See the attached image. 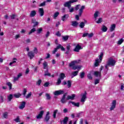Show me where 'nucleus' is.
Wrapping results in <instances>:
<instances>
[{"label":"nucleus","instance_id":"obj_64","mask_svg":"<svg viewBox=\"0 0 124 124\" xmlns=\"http://www.w3.org/2000/svg\"><path fill=\"white\" fill-rule=\"evenodd\" d=\"M56 35H57V36H61V35H62V34H61V33H60L59 31H58V32L56 33Z\"/></svg>","mask_w":124,"mask_h":124},{"label":"nucleus","instance_id":"obj_9","mask_svg":"<svg viewBox=\"0 0 124 124\" xmlns=\"http://www.w3.org/2000/svg\"><path fill=\"white\" fill-rule=\"evenodd\" d=\"M64 92L63 90H60L58 91H56L54 92V95H60V94H62Z\"/></svg>","mask_w":124,"mask_h":124},{"label":"nucleus","instance_id":"obj_44","mask_svg":"<svg viewBox=\"0 0 124 124\" xmlns=\"http://www.w3.org/2000/svg\"><path fill=\"white\" fill-rule=\"evenodd\" d=\"M43 29L42 28H40L37 30V33L39 34L40 33H41V32L42 31Z\"/></svg>","mask_w":124,"mask_h":124},{"label":"nucleus","instance_id":"obj_21","mask_svg":"<svg viewBox=\"0 0 124 124\" xmlns=\"http://www.w3.org/2000/svg\"><path fill=\"white\" fill-rule=\"evenodd\" d=\"M78 73H79V71L73 72L72 73L71 78H73V77H75V76H77L78 75Z\"/></svg>","mask_w":124,"mask_h":124},{"label":"nucleus","instance_id":"obj_43","mask_svg":"<svg viewBox=\"0 0 124 124\" xmlns=\"http://www.w3.org/2000/svg\"><path fill=\"white\" fill-rule=\"evenodd\" d=\"M81 7H82V6H81V5L80 4L77 5L75 7V10H79V9H81Z\"/></svg>","mask_w":124,"mask_h":124},{"label":"nucleus","instance_id":"obj_10","mask_svg":"<svg viewBox=\"0 0 124 124\" xmlns=\"http://www.w3.org/2000/svg\"><path fill=\"white\" fill-rule=\"evenodd\" d=\"M44 114V111L42 110L40 112L39 114L36 116V118L38 120H40L42 118L43 114Z\"/></svg>","mask_w":124,"mask_h":124},{"label":"nucleus","instance_id":"obj_31","mask_svg":"<svg viewBox=\"0 0 124 124\" xmlns=\"http://www.w3.org/2000/svg\"><path fill=\"white\" fill-rule=\"evenodd\" d=\"M43 65L44 66V69H47L48 67V63L46 62H44L43 63Z\"/></svg>","mask_w":124,"mask_h":124},{"label":"nucleus","instance_id":"obj_49","mask_svg":"<svg viewBox=\"0 0 124 124\" xmlns=\"http://www.w3.org/2000/svg\"><path fill=\"white\" fill-rule=\"evenodd\" d=\"M15 121L16 123H20L21 121L20 120V118H19L18 116H17L15 119Z\"/></svg>","mask_w":124,"mask_h":124},{"label":"nucleus","instance_id":"obj_11","mask_svg":"<svg viewBox=\"0 0 124 124\" xmlns=\"http://www.w3.org/2000/svg\"><path fill=\"white\" fill-rule=\"evenodd\" d=\"M94 76L95 77H97L99 78H101V72L98 71H95L94 72Z\"/></svg>","mask_w":124,"mask_h":124},{"label":"nucleus","instance_id":"obj_40","mask_svg":"<svg viewBox=\"0 0 124 124\" xmlns=\"http://www.w3.org/2000/svg\"><path fill=\"white\" fill-rule=\"evenodd\" d=\"M7 85L9 87V90L12 89V83L11 82H7Z\"/></svg>","mask_w":124,"mask_h":124},{"label":"nucleus","instance_id":"obj_1","mask_svg":"<svg viewBox=\"0 0 124 124\" xmlns=\"http://www.w3.org/2000/svg\"><path fill=\"white\" fill-rule=\"evenodd\" d=\"M77 1H78L77 0H70L69 1H67L64 4V6H65V7H68L69 9V12H73V11H74V8H70L71 6V3L77 2Z\"/></svg>","mask_w":124,"mask_h":124},{"label":"nucleus","instance_id":"obj_27","mask_svg":"<svg viewBox=\"0 0 124 124\" xmlns=\"http://www.w3.org/2000/svg\"><path fill=\"white\" fill-rule=\"evenodd\" d=\"M115 29H116V25L115 24H112L109 29L110 31H115Z\"/></svg>","mask_w":124,"mask_h":124},{"label":"nucleus","instance_id":"obj_41","mask_svg":"<svg viewBox=\"0 0 124 124\" xmlns=\"http://www.w3.org/2000/svg\"><path fill=\"white\" fill-rule=\"evenodd\" d=\"M12 98H13V95H12V94L8 96V99L9 101H11V99H12Z\"/></svg>","mask_w":124,"mask_h":124},{"label":"nucleus","instance_id":"obj_60","mask_svg":"<svg viewBox=\"0 0 124 124\" xmlns=\"http://www.w3.org/2000/svg\"><path fill=\"white\" fill-rule=\"evenodd\" d=\"M88 36L89 38L93 37V33H88Z\"/></svg>","mask_w":124,"mask_h":124},{"label":"nucleus","instance_id":"obj_51","mask_svg":"<svg viewBox=\"0 0 124 124\" xmlns=\"http://www.w3.org/2000/svg\"><path fill=\"white\" fill-rule=\"evenodd\" d=\"M45 76H51V74L48 72V70H46V72H45Z\"/></svg>","mask_w":124,"mask_h":124},{"label":"nucleus","instance_id":"obj_45","mask_svg":"<svg viewBox=\"0 0 124 124\" xmlns=\"http://www.w3.org/2000/svg\"><path fill=\"white\" fill-rule=\"evenodd\" d=\"M79 27L81 29H83L85 27V23L84 22H81L79 24Z\"/></svg>","mask_w":124,"mask_h":124},{"label":"nucleus","instance_id":"obj_53","mask_svg":"<svg viewBox=\"0 0 124 124\" xmlns=\"http://www.w3.org/2000/svg\"><path fill=\"white\" fill-rule=\"evenodd\" d=\"M67 86L68 88H70V87H71V81L70 80L67 81Z\"/></svg>","mask_w":124,"mask_h":124},{"label":"nucleus","instance_id":"obj_2","mask_svg":"<svg viewBox=\"0 0 124 124\" xmlns=\"http://www.w3.org/2000/svg\"><path fill=\"white\" fill-rule=\"evenodd\" d=\"M103 57V53H101L99 56V59L97 58L95 60V62L94 63V66L96 67L99 65V63L102 62V57Z\"/></svg>","mask_w":124,"mask_h":124},{"label":"nucleus","instance_id":"obj_3","mask_svg":"<svg viewBox=\"0 0 124 124\" xmlns=\"http://www.w3.org/2000/svg\"><path fill=\"white\" fill-rule=\"evenodd\" d=\"M85 9V6H82L80 7V9L78 10V15H77L76 16V20H79V17H81L82 16V13H83V11H84V10Z\"/></svg>","mask_w":124,"mask_h":124},{"label":"nucleus","instance_id":"obj_18","mask_svg":"<svg viewBox=\"0 0 124 124\" xmlns=\"http://www.w3.org/2000/svg\"><path fill=\"white\" fill-rule=\"evenodd\" d=\"M81 68H82V65H77L73 67V69L74 70H80Z\"/></svg>","mask_w":124,"mask_h":124},{"label":"nucleus","instance_id":"obj_13","mask_svg":"<svg viewBox=\"0 0 124 124\" xmlns=\"http://www.w3.org/2000/svg\"><path fill=\"white\" fill-rule=\"evenodd\" d=\"M49 115H50V112L47 111L46 112V117L45 118V121L46 122H49V120H50V116H49Z\"/></svg>","mask_w":124,"mask_h":124},{"label":"nucleus","instance_id":"obj_55","mask_svg":"<svg viewBox=\"0 0 124 124\" xmlns=\"http://www.w3.org/2000/svg\"><path fill=\"white\" fill-rule=\"evenodd\" d=\"M59 15H60V13L59 12L55 13L54 15V17L57 18V17H58V16H59Z\"/></svg>","mask_w":124,"mask_h":124},{"label":"nucleus","instance_id":"obj_38","mask_svg":"<svg viewBox=\"0 0 124 124\" xmlns=\"http://www.w3.org/2000/svg\"><path fill=\"white\" fill-rule=\"evenodd\" d=\"M46 96L47 100H50L51 99V96H50V94L47 93H46Z\"/></svg>","mask_w":124,"mask_h":124},{"label":"nucleus","instance_id":"obj_47","mask_svg":"<svg viewBox=\"0 0 124 124\" xmlns=\"http://www.w3.org/2000/svg\"><path fill=\"white\" fill-rule=\"evenodd\" d=\"M123 42H124V39H123V38H122L118 41L117 44H118V45H121V44H122V43H123Z\"/></svg>","mask_w":124,"mask_h":124},{"label":"nucleus","instance_id":"obj_48","mask_svg":"<svg viewBox=\"0 0 124 124\" xmlns=\"http://www.w3.org/2000/svg\"><path fill=\"white\" fill-rule=\"evenodd\" d=\"M33 52L34 54H37V53L38 52V50H37V48L36 47H34V49L33 50Z\"/></svg>","mask_w":124,"mask_h":124},{"label":"nucleus","instance_id":"obj_57","mask_svg":"<svg viewBox=\"0 0 124 124\" xmlns=\"http://www.w3.org/2000/svg\"><path fill=\"white\" fill-rule=\"evenodd\" d=\"M27 89H24L23 92V94L24 96H26V94L27 93Z\"/></svg>","mask_w":124,"mask_h":124},{"label":"nucleus","instance_id":"obj_7","mask_svg":"<svg viewBox=\"0 0 124 124\" xmlns=\"http://www.w3.org/2000/svg\"><path fill=\"white\" fill-rule=\"evenodd\" d=\"M79 62H80V60H75L71 62L69 65L70 67H74V65H75V64H78Z\"/></svg>","mask_w":124,"mask_h":124},{"label":"nucleus","instance_id":"obj_8","mask_svg":"<svg viewBox=\"0 0 124 124\" xmlns=\"http://www.w3.org/2000/svg\"><path fill=\"white\" fill-rule=\"evenodd\" d=\"M87 98V92H84V93L81 95V99L80 100L81 102H85L86 99Z\"/></svg>","mask_w":124,"mask_h":124},{"label":"nucleus","instance_id":"obj_23","mask_svg":"<svg viewBox=\"0 0 124 124\" xmlns=\"http://www.w3.org/2000/svg\"><path fill=\"white\" fill-rule=\"evenodd\" d=\"M36 15V11L35 10L31 11L30 16V17H34Z\"/></svg>","mask_w":124,"mask_h":124},{"label":"nucleus","instance_id":"obj_42","mask_svg":"<svg viewBox=\"0 0 124 124\" xmlns=\"http://www.w3.org/2000/svg\"><path fill=\"white\" fill-rule=\"evenodd\" d=\"M36 31V29L35 28L32 29L31 31L29 32V34H31L32 32H34Z\"/></svg>","mask_w":124,"mask_h":124},{"label":"nucleus","instance_id":"obj_19","mask_svg":"<svg viewBox=\"0 0 124 124\" xmlns=\"http://www.w3.org/2000/svg\"><path fill=\"white\" fill-rule=\"evenodd\" d=\"M26 106V102H22L20 106H19V108L21 110L24 109L25 107Z\"/></svg>","mask_w":124,"mask_h":124},{"label":"nucleus","instance_id":"obj_32","mask_svg":"<svg viewBox=\"0 0 124 124\" xmlns=\"http://www.w3.org/2000/svg\"><path fill=\"white\" fill-rule=\"evenodd\" d=\"M95 22L97 23V24H100L102 22V18L100 17L98 19V20H95Z\"/></svg>","mask_w":124,"mask_h":124},{"label":"nucleus","instance_id":"obj_20","mask_svg":"<svg viewBox=\"0 0 124 124\" xmlns=\"http://www.w3.org/2000/svg\"><path fill=\"white\" fill-rule=\"evenodd\" d=\"M23 75V74L22 73H20L17 75V77H14V81H18L19 79V78L21 77Z\"/></svg>","mask_w":124,"mask_h":124},{"label":"nucleus","instance_id":"obj_29","mask_svg":"<svg viewBox=\"0 0 124 124\" xmlns=\"http://www.w3.org/2000/svg\"><path fill=\"white\" fill-rule=\"evenodd\" d=\"M107 30H108V29L106 27V26L104 25L102 26L101 30L102 31H103V32H106V31H107Z\"/></svg>","mask_w":124,"mask_h":124},{"label":"nucleus","instance_id":"obj_12","mask_svg":"<svg viewBox=\"0 0 124 124\" xmlns=\"http://www.w3.org/2000/svg\"><path fill=\"white\" fill-rule=\"evenodd\" d=\"M81 49H82V47L80 45H77L74 48V51L75 52H79Z\"/></svg>","mask_w":124,"mask_h":124},{"label":"nucleus","instance_id":"obj_30","mask_svg":"<svg viewBox=\"0 0 124 124\" xmlns=\"http://www.w3.org/2000/svg\"><path fill=\"white\" fill-rule=\"evenodd\" d=\"M58 109H56L53 111V114L52 115L54 119H56L57 113H58Z\"/></svg>","mask_w":124,"mask_h":124},{"label":"nucleus","instance_id":"obj_62","mask_svg":"<svg viewBox=\"0 0 124 124\" xmlns=\"http://www.w3.org/2000/svg\"><path fill=\"white\" fill-rule=\"evenodd\" d=\"M20 34H17L15 36V39H18V38H20Z\"/></svg>","mask_w":124,"mask_h":124},{"label":"nucleus","instance_id":"obj_4","mask_svg":"<svg viewBox=\"0 0 124 124\" xmlns=\"http://www.w3.org/2000/svg\"><path fill=\"white\" fill-rule=\"evenodd\" d=\"M58 49H61L62 51H65V48L63 46H62L61 44H59L57 47L54 48V50L52 52V54H56Z\"/></svg>","mask_w":124,"mask_h":124},{"label":"nucleus","instance_id":"obj_37","mask_svg":"<svg viewBox=\"0 0 124 124\" xmlns=\"http://www.w3.org/2000/svg\"><path fill=\"white\" fill-rule=\"evenodd\" d=\"M14 96L15 97H16V98H19V97H20V96H21V93H17L16 94H15L14 95Z\"/></svg>","mask_w":124,"mask_h":124},{"label":"nucleus","instance_id":"obj_52","mask_svg":"<svg viewBox=\"0 0 124 124\" xmlns=\"http://www.w3.org/2000/svg\"><path fill=\"white\" fill-rule=\"evenodd\" d=\"M68 39V36H63V37H62V40L64 41H66V40H67Z\"/></svg>","mask_w":124,"mask_h":124},{"label":"nucleus","instance_id":"obj_61","mask_svg":"<svg viewBox=\"0 0 124 124\" xmlns=\"http://www.w3.org/2000/svg\"><path fill=\"white\" fill-rule=\"evenodd\" d=\"M98 83H99V79H95L94 84L97 85V84H98Z\"/></svg>","mask_w":124,"mask_h":124},{"label":"nucleus","instance_id":"obj_34","mask_svg":"<svg viewBox=\"0 0 124 124\" xmlns=\"http://www.w3.org/2000/svg\"><path fill=\"white\" fill-rule=\"evenodd\" d=\"M62 122L63 124H67V122H68V117H65L64 120H63Z\"/></svg>","mask_w":124,"mask_h":124},{"label":"nucleus","instance_id":"obj_50","mask_svg":"<svg viewBox=\"0 0 124 124\" xmlns=\"http://www.w3.org/2000/svg\"><path fill=\"white\" fill-rule=\"evenodd\" d=\"M61 83H62V79L61 78H58L57 80V82L56 83V85H57V86H58Z\"/></svg>","mask_w":124,"mask_h":124},{"label":"nucleus","instance_id":"obj_46","mask_svg":"<svg viewBox=\"0 0 124 124\" xmlns=\"http://www.w3.org/2000/svg\"><path fill=\"white\" fill-rule=\"evenodd\" d=\"M31 92H30L27 94V95L25 96V97L28 99L30 98V97H31Z\"/></svg>","mask_w":124,"mask_h":124},{"label":"nucleus","instance_id":"obj_16","mask_svg":"<svg viewBox=\"0 0 124 124\" xmlns=\"http://www.w3.org/2000/svg\"><path fill=\"white\" fill-rule=\"evenodd\" d=\"M75 96H76V95L75 94H73L72 95H68L66 98V99L67 100H69V99H71L72 100H73Z\"/></svg>","mask_w":124,"mask_h":124},{"label":"nucleus","instance_id":"obj_63","mask_svg":"<svg viewBox=\"0 0 124 124\" xmlns=\"http://www.w3.org/2000/svg\"><path fill=\"white\" fill-rule=\"evenodd\" d=\"M124 83H122L121 84V91H124Z\"/></svg>","mask_w":124,"mask_h":124},{"label":"nucleus","instance_id":"obj_58","mask_svg":"<svg viewBox=\"0 0 124 124\" xmlns=\"http://www.w3.org/2000/svg\"><path fill=\"white\" fill-rule=\"evenodd\" d=\"M46 4V1H44L43 3H41L40 5L39 6H45Z\"/></svg>","mask_w":124,"mask_h":124},{"label":"nucleus","instance_id":"obj_59","mask_svg":"<svg viewBox=\"0 0 124 124\" xmlns=\"http://www.w3.org/2000/svg\"><path fill=\"white\" fill-rule=\"evenodd\" d=\"M70 48H71V46H70V45L68 44L66 46V49L68 51H69L70 50Z\"/></svg>","mask_w":124,"mask_h":124},{"label":"nucleus","instance_id":"obj_25","mask_svg":"<svg viewBox=\"0 0 124 124\" xmlns=\"http://www.w3.org/2000/svg\"><path fill=\"white\" fill-rule=\"evenodd\" d=\"M67 18H68V15H65L62 17V20L64 22V21L67 20Z\"/></svg>","mask_w":124,"mask_h":124},{"label":"nucleus","instance_id":"obj_6","mask_svg":"<svg viewBox=\"0 0 124 124\" xmlns=\"http://www.w3.org/2000/svg\"><path fill=\"white\" fill-rule=\"evenodd\" d=\"M116 64V61L114 60L112 58H109L108 62V65H110L111 66H114Z\"/></svg>","mask_w":124,"mask_h":124},{"label":"nucleus","instance_id":"obj_28","mask_svg":"<svg viewBox=\"0 0 124 124\" xmlns=\"http://www.w3.org/2000/svg\"><path fill=\"white\" fill-rule=\"evenodd\" d=\"M65 96H66V93H65V94L63 95V96H62V99H61V102H62V103H65V102H66V101H65Z\"/></svg>","mask_w":124,"mask_h":124},{"label":"nucleus","instance_id":"obj_33","mask_svg":"<svg viewBox=\"0 0 124 124\" xmlns=\"http://www.w3.org/2000/svg\"><path fill=\"white\" fill-rule=\"evenodd\" d=\"M93 73V71L90 72L89 74H88L87 77L89 80H92L93 79V77H92V74Z\"/></svg>","mask_w":124,"mask_h":124},{"label":"nucleus","instance_id":"obj_56","mask_svg":"<svg viewBox=\"0 0 124 124\" xmlns=\"http://www.w3.org/2000/svg\"><path fill=\"white\" fill-rule=\"evenodd\" d=\"M25 43L28 44L29 43H31V39H27L25 40Z\"/></svg>","mask_w":124,"mask_h":124},{"label":"nucleus","instance_id":"obj_35","mask_svg":"<svg viewBox=\"0 0 124 124\" xmlns=\"http://www.w3.org/2000/svg\"><path fill=\"white\" fill-rule=\"evenodd\" d=\"M64 77H65V75L63 73H61L60 75V79L61 80H63L64 79Z\"/></svg>","mask_w":124,"mask_h":124},{"label":"nucleus","instance_id":"obj_14","mask_svg":"<svg viewBox=\"0 0 124 124\" xmlns=\"http://www.w3.org/2000/svg\"><path fill=\"white\" fill-rule=\"evenodd\" d=\"M39 13L40 14V16L42 17V16H44V10L42 8H39Z\"/></svg>","mask_w":124,"mask_h":124},{"label":"nucleus","instance_id":"obj_5","mask_svg":"<svg viewBox=\"0 0 124 124\" xmlns=\"http://www.w3.org/2000/svg\"><path fill=\"white\" fill-rule=\"evenodd\" d=\"M117 105V101L116 100H113L111 102V106L109 108L110 111H113L116 108V106Z\"/></svg>","mask_w":124,"mask_h":124},{"label":"nucleus","instance_id":"obj_26","mask_svg":"<svg viewBox=\"0 0 124 124\" xmlns=\"http://www.w3.org/2000/svg\"><path fill=\"white\" fill-rule=\"evenodd\" d=\"M70 103H71V104H72V105H74V106H75L76 107H79L80 106L79 103H76L74 102H70Z\"/></svg>","mask_w":124,"mask_h":124},{"label":"nucleus","instance_id":"obj_39","mask_svg":"<svg viewBox=\"0 0 124 124\" xmlns=\"http://www.w3.org/2000/svg\"><path fill=\"white\" fill-rule=\"evenodd\" d=\"M3 116L5 119H7L8 118V113L7 112H5L3 114Z\"/></svg>","mask_w":124,"mask_h":124},{"label":"nucleus","instance_id":"obj_15","mask_svg":"<svg viewBox=\"0 0 124 124\" xmlns=\"http://www.w3.org/2000/svg\"><path fill=\"white\" fill-rule=\"evenodd\" d=\"M99 14L100 13L98 11H96L94 14V18L95 19V21H96L97 20V17H99Z\"/></svg>","mask_w":124,"mask_h":124},{"label":"nucleus","instance_id":"obj_22","mask_svg":"<svg viewBox=\"0 0 124 124\" xmlns=\"http://www.w3.org/2000/svg\"><path fill=\"white\" fill-rule=\"evenodd\" d=\"M16 61H17V59L14 58L13 61L10 63L9 65H10L11 66H15V65L13 64H14V63H16Z\"/></svg>","mask_w":124,"mask_h":124},{"label":"nucleus","instance_id":"obj_36","mask_svg":"<svg viewBox=\"0 0 124 124\" xmlns=\"http://www.w3.org/2000/svg\"><path fill=\"white\" fill-rule=\"evenodd\" d=\"M79 77H80L81 78V79H83V78H84V77H85V72H82L80 73Z\"/></svg>","mask_w":124,"mask_h":124},{"label":"nucleus","instance_id":"obj_54","mask_svg":"<svg viewBox=\"0 0 124 124\" xmlns=\"http://www.w3.org/2000/svg\"><path fill=\"white\" fill-rule=\"evenodd\" d=\"M41 82H42V80H41V79H39L36 83L37 86H40V84H41Z\"/></svg>","mask_w":124,"mask_h":124},{"label":"nucleus","instance_id":"obj_24","mask_svg":"<svg viewBox=\"0 0 124 124\" xmlns=\"http://www.w3.org/2000/svg\"><path fill=\"white\" fill-rule=\"evenodd\" d=\"M71 23H72V26H73V27H77V26L79 25V23H78V22L76 21H72Z\"/></svg>","mask_w":124,"mask_h":124},{"label":"nucleus","instance_id":"obj_17","mask_svg":"<svg viewBox=\"0 0 124 124\" xmlns=\"http://www.w3.org/2000/svg\"><path fill=\"white\" fill-rule=\"evenodd\" d=\"M28 55L31 59H33V57H34V54L32 52V51L29 52Z\"/></svg>","mask_w":124,"mask_h":124}]
</instances>
